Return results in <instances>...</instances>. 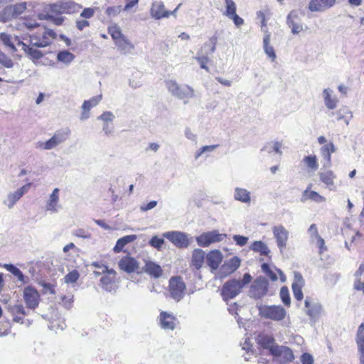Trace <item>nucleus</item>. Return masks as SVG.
I'll return each instance as SVG.
<instances>
[{
	"label": "nucleus",
	"instance_id": "nucleus-1",
	"mask_svg": "<svg viewBox=\"0 0 364 364\" xmlns=\"http://www.w3.org/2000/svg\"><path fill=\"white\" fill-rule=\"evenodd\" d=\"M252 277L249 273L243 275L242 281L232 279L226 282L222 288V295L224 299H231L238 295L243 287L251 282Z\"/></svg>",
	"mask_w": 364,
	"mask_h": 364
},
{
	"label": "nucleus",
	"instance_id": "nucleus-2",
	"mask_svg": "<svg viewBox=\"0 0 364 364\" xmlns=\"http://www.w3.org/2000/svg\"><path fill=\"white\" fill-rule=\"evenodd\" d=\"M166 87L172 95L181 100H189L194 96L193 89L186 85H178L175 80L166 82Z\"/></svg>",
	"mask_w": 364,
	"mask_h": 364
},
{
	"label": "nucleus",
	"instance_id": "nucleus-3",
	"mask_svg": "<svg viewBox=\"0 0 364 364\" xmlns=\"http://www.w3.org/2000/svg\"><path fill=\"white\" fill-rule=\"evenodd\" d=\"M162 237L168 240L173 245L179 249L187 248L191 240L186 232L173 230L164 232Z\"/></svg>",
	"mask_w": 364,
	"mask_h": 364
},
{
	"label": "nucleus",
	"instance_id": "nucleus-4",
	"mask_svg": "<svg viewBox=\"0 0 364 364\" xmlns=\"http://www.w3.org/2000/svg\"><path fill=\"white\" fill-rule=\"evenodd\" d=\"M259 312L262 317L274 321L283 320L287 314L286 310L281 306H260Z\"/></svg>",
	"mask_w": 364,
	"mask_h": 364
},
{
	"label": "nucleus",
	"instance_id": "nucleus-5",
	"mask_svg": "<svg viewBox=\"0 0 364 364\" xmlns=\"http://www.w3.org/2000/svg\"><path fill=\"white\" fill-rule=\"evenodd\" d=\"M304 311L311 321L316 322L323 313V308L319 302L307 296L304 301Z\"/></svg>",
	"mask_w": 364,
	"mask_h": 364
},
{
	"label": "nucleus",
	"instance_id": "nucleus-6",
	"mask_svg": "<svg viewBox=\"0 0 364 364\" xmlns=\"http://www.w3.org/2000/svg\"><path fill=\"white\" fill-rule=\"evenodd\" d=\"M186 287L184 282L180 277H173L169 280V291L176 301H179L183 298Z\"/></svg>",
	"mask_w": 364,
	"mask_h": 364
},
{
	"label": "nucleus",
	"instance_id": "nucleus-7",
	"mask_svg": "<svg viewBox=\"0 0 364 364\" xmlns=\"http://www.w3.org/2000/svg\"><path fill=\"white\" fill-rule=\"evenodd\" d=\"M226 237V234H220L217 230H213L202 233L196 237V242L200 247H208L213 243L222 241Z\"/></svg>",
	"mask_w": 364,
	"mask_h": 364
},
{
	"label": "nucleus",
	"instance_id": "nucleus-8",
	"mask_svg": "<svg viewBox=\"0 0 364 364\" xmlns=\"http://www.w3.org/2000/svg\"><path fill=\"white\" fill-rule=\"evenodd\" d=\"M268 281L266 278L259 277L252 284L249 291L250 297L260 299L264 296L268 290Z\"/></svg>",
	"mask_w": 364,
	"mask_h": 364
},
{
	"label": "nucleus",
	"instance_id": "nucleus-9",
	"mask_svg": "<svg viewBox=\"0 0 364 364\" xmlns=\"http://www.w3.org/2000/svg\"><path fill=\"white\" fill-rule=\"evenodd\" d=\"M31 186V183H28L14 192H9L6 198L3 200V204L9 209L13 208L17 201H18L24 194L28 193Z\"/></svg>",
	"mask_w": 364,
	"mask_h": 364
},
{
	"label": "nucleus",
	"instance_id": "nucleus-10",
	"mask_svg": "<svg viewBox=\"0 0 364 364\" xmlns=\"http://www.w3.org/2000/svg\"><path fill=\"white\" fill-rule=\"evenodd\" d=\"M217 43V38L212 37L210 38L208 42L203 44L201 48L197 53V55L195 59L197 61H203V63L209 62V55L213 53L215 50Z\"/></svg>",
	"mask_w": 364,
	"mask_h": 364
},
{
	"label": "nucleus",
	"instance_id": "nucleus-11",
	"mask_svg": "<svg viewBox=\"0 0 364 364\" xmlns=\"http://www.w3.org/2000/svg\"><path fill=\"white\" fill-rule=\"evenodd\" d=\"M272 233L278 248L282 252L287 247L289 235V231L283 225H279L272 228Z\"/></svg>",
	"mask_w": 364,
	"mask_h": 364
},
{
	"label": "nucleus",
	"instance_id": "nucleus-12",
	"mask_svg": "<svg viewBox=\"0 0 364 364\" xmlns=\"http://www.w3.org/2000/svg\"><path fill=\"white\" fill-rule=\"evenodd\" d=\"M23 299L28 308L35 309L39 304L40 295L35 288L28 286L23 290Z\"/></svg>",
	"mask_w": 364,
	"mask_h": 364
},
{
	"label": "nucleus",
	"instance_id": "nucleus-13",
	"mask_svg": "<svg viewBox=\"0 0 364 364\" xmlns=\"http://www.w3.org/2000/svg\"><path fill=\"white\" fill-rule=\"evenodd\" d=\"M105 273L100 279L102 287L108 292L115 291L117 288L116 271L113 269H109Z\"/></svg>",
	"mask_w": 364,
	"mask_h": 364
},
{
	"label": "nucleus",
	"instance_id": "nucleus-14",
	"mask_svg": "<svg viewBox=\"0 0 364 364\" xmlns=\"http://www.w3.org/2000/svg\"><path fill=\"white\" fill-rule=\"evenodd\" d=\"M62 208L60 203V189L55 188L49 196L45 205V210L50 213H56Z\"/></svg>",
	"mask_w": 364,
	"mask_h": 364
},
{
	"label": "nucleus",
	"instance_id": "nucleus-15",
	"mask_svg": "<svg viewBox=\"0 0 364 364\" xmlns=\"http://www.w3.org/2000/svg\"><path fill=\"white\" fill-rule=\"evenodd\" d=\"M272 355L282 363L291 362L294 359L292 350L286 346H277L272 350Z\"/></svg>",
	"mask_w": 364,
	"mask_h": 364
},
{
	"label": "nucleus",
	"instance_id": "nucleus-16",
	"mask_svg": "<svg viewBox=\"0 0 364 364\" xmlns=\"http://www.w3.org/2000/svg\"><path fill=\"white\" fill-rule=\"evenodd\" d=\"M159 323L164 330H174L177 325L176 317L166 311H161L158 317Z\"/></svg>",
	"mask_w": 364,
	"mask_h": 364
},
{
	"label": "nucleus",
	"instance_id": "nucleus-17",
	"mask_svg": "<svg viewBox=\"0 0 364 364\" xmlns=\"http://www.w3.org/2000/svg\"><path fill=\"white\" fill-rule=\"evenodd\" d=\"M336 0H311L309 9L313 12H323L333 7Z\"/></svg>",
	"mask_w": 364,
	"mask_h": 364
},
{
	"label": "nucleus",
	"instance_id": "nucleus-18",
	"mask_svg": "<svg viewBox=\"0 0 364 364\" xmlns=\"http://www.w3.org/2000/svg\"><path fill=\"white\" fill-rule=\"evenodd\" d=\"M120 269L127 273H132L136 271L139 267V262L133 257L126 255L119 261Z\"/></svg>",
	"mask_w": 364,
	"mask_h": 364
},
{
	"label": "nucleus",
	"instance_id": "nucleus-19",
	"mask_svg": "<svg viewBox=\"0 0 364 364\" xmlns=\"http://www.w3.org/2000/svg\"><path fill=\"white\" fill-rule=\"evenodd\" d=\"M223 259L222 252L220 250H214L209 252L206 255V262L212 272L215 271L220 266Z\"/></svg>",
	"mask_w": 364,
	"mask_h": 364
},
{
	"label": "nucleus",
	"instance_id": "nucleus-20",
	"mask_svg": "<svg viewBox=\"0 0 364 364\" xmlns=\"http://www.w3.org/2000/svg\"><path fill=\"white\" fill-rule=\"evenodd\" d=\"M256 341L262 348L269 350L271 354L272 350L278 346L272 336L264 333H259L256 338Z\"/></svg>",
	"mask_w": 364,
	"mask_h": 364
},
{
	"label": "nucleus",
	"instance_id": "nucleus-21",
	"mask_svg": "<svg viewBox=\"0 0 364 364\" xmlns=\"http://www.w3.org/2000/svg\"><path fill=\"white\" fill-rule=\"evenodd\" d=\"M287 23L293 34H299L303 31V24L298 16L297 12L292 11L287 16Z\"/></svg>",
	"mask_w": 364,
	"mask_h": 364
},
{
	"label": "nucleus",
	"instance_id": "nucleus-22",
	"mask_svg": "<svg viewBox=\"0 0 364 364\" xmlns=\"http://www.w3.org/2000/svg\"><path fill=\"white\" fill-rule=\"evenodd\" d=\"M240 259L235 256L225 262L220 268V273L223 276H227L234 272H235L240 266Z\"/></svg>",
	"mask_w": 364,
	"mask_h": 364
},
{
	"label": "nucleus",
	"instance_id": "nucleus-23",
	"mask_svg": "<svg viewBox=\"0 0 364 364\" xmlns=\"http://www.w3.org/2000/svg\"><path fill=\"white\" fill-rule=\"evenodd\" d=\"M17 45L22 47V50L25 52L29 59L33 62L36 60L41 59L43 56V54L41 50H38L36 47L28 45L27 43L18 41Z\"/></svg>",
	"mask_w": 364,
	"mask_h": 364
},
{
	"label": "nucleus",
	"instance_id": "nucleus-24",
	"mask_svg": "<svg viewBox=\"0 0 364 364\" xmlns=\"http://www.w3.org/2000/svg\"><path fill=\"white\" fill-rule=\"evenodd\" d=\"M151 16L156 19H161L168 17L170 13L165 9L164 5L161 1H154L151 5Z\"/></svg>",
	"mask_w": 364,
	"mask_h": 364
},
{
	"label": "nucleus",
	"instance_id": "nucleus-25",
	"mask_svg": "<svg viewBox=\"0 0 364 364\" xmlns=\"http://www.w3.org/2000/svg\"><path fill=\"white\" fill-rule=\"evenodd\" d=\"M114 44L121 54L125 55L134 54V46L127 37L117 41Z\"/></svg>",
	"mask_w": 364,
	"mask_h": 364
},
{
	"label": "nucleus",
	"instance_id": "nucleus-26",
	"mask_svg": "<svg viewBox=\"0 0 364 364\" xmlns=\"http://www.w3.org/2000/svg\"><path fill=\"white\" fill-rule=\"evenodd\" d=\"M355 341L360 354V364H364V323L359 326Z\"/></svg>",
	"mask_w": 364,
	"mask_h": 364
},
{
	"label": "nucleus",
	"instance_id": "nucleus-27",
	"mask_svg": "<svg viewBox=\"0 0 364 364\" xmlns=\"http://www.w3.org/2000/svg\"><path fill=\"white\" fill-rule=\"evenodd\" d=\"M304 284V279L300 273L296 272L294 274V282L292 284V291L294 293V298L300 301L303 299V293L301 291L302 286Z\"/></svg>",
	"mask_w": 364,
	"mask_h": 364
},
{
	"label": "nucleus",
	"instance_id": "nucleus-28",
	"mask_svg": "<svg viewBox=\"0 0 364 364\" xmlns=\"http://www.w3.org/2000/svg\"><path fill=\"white\" fill-rule=\"evenodd\" d=\"M322 95L324 104L328 109H334L337 107L338 99L333 95V91L331 89H324Z\"/></svg>",
	"mask_w": 364,
	"mask_h": 364
},
{
	"label": "nucleus",
	"instance_id": "nucleus-29",
	"mask_svg": "<svg viewBox=\"0 0 364 364\" xmlns=\"http://www.w3.org/2000/svg\"><path fill=\"white\" fill-rule=\"evenodd\" d=\"M271 34L268 31H265L263 37V48L265 54L268 56L272 62H274L277 58L274 48L270 46Z\"/></svg>",
	"mask_w": 364,
	"mask_h": 364
},
{
	"label": "nucleus",
	"instance_id": "nucleus-30",
	"mask_svg": "<svg viewBox=\"0 0 364 364\" xmlns=\"http://www.w3.org/2000/svg\"><path fill=\"white\" fill-rule=\"evenodd\" d=\"M319 176L321 181L326 184L327 188L330 191H336V188L334 184V179L336 178V175L332 171H325L319 173Z\"/></svg>",
	"mask_w": 364,
	"mask_h": 364
},
{
	"label": "nucleus",
	"instance_id": "nucleus-31",
	"mask_svg": "<svg viewBox=\"0 0 364 364\" xmlns=\"http://www.w3.org/2000/svg\"><path fill=\"white\" fill-rule=\"evenodd\" d=\"M144 271L154 278H159L162 274L161 266L152 261H146Z\"/></svg>",
	"mask_w": 364,
	"mask_h": 364
},
{
	"label": "nucleus",
	"instance_id": "nucleus-32",
	"mask_svg": "<svg viewBox=\"0 0 364 364\" xmlns=\"http://www.w3.org/2000/svg\"><path fill=\"white\" fill-rule=\"evenodd\" d=\"M205 259V252L201 249H195L192 253L191 264L196 269H200Z\"/></svg>",
	"mask_w": 364,
	"mask_h": 364
},
{
	"label": "nucleus",
	"instance_id": "nucleus-33",
	"mask_svg": "<svg viewBox=\"0 0 364 364\" xmlns=\"http://www.w3.org/2000/svg\"><path fill=\"white\" fill-rule=\"evenodd\" d=\"M234 198L235 200L249 204L251 201L250 192L245 188L237 187L235 188Z\"/></svg>",
	"mask_w": 364,
	"mask_h": 364
},
{
	"label": "nucleus",
	"instance_id": "nucleus-34",
	"mask_svg": "<svg viewBox=\"0 0 364 364\" xmlns=\"http://www.w3.org/2000/svg\"><path fill=\"white\" fill-rule=\"evenodd\" d=\"M306 200H311L316 203H324L326 201V198L316 191H309V189H306L303 193L302 200L305 201Z\"/></svg>",
	"mask_w": 364,
	"mask_h": 364
},
{
	"label": "nucleus",
	"instance_id": "nucleus-35",
	"mask_svg": "<svg viewBox=\"0 0 364 364\" xmlns=\"http://www.w3.org/2000/svg\"><path fill=\"white\" fill-rule=\"evenodd\" d=\"M2 267L6 269L7 271L11 272L13 275L16 277L18 278V280L21 282L22 283H27L28 282V277H25L22 272L15 267L12 264H4Z\"/></svg>",
	"mask_w": 364,
	"mask_h": 364
},
{
	"label": "nucleus",
	"instance_id": "nucleus-36",
	"mask_svg": "<svg viewBox=\"0 0 364 364\" xmlns=\"http://www.w3.org/2000/svg\"><path fill=\"white\" fill-rule=\"evenodd\" d=\"M137 238L136 235H126L119 238L114 247V251L117 253L121 252L123 247L127 244L134 242Z\"/></svg>",
	"mask_w": 364,
	"mask_h": 364
},
{
	"label": "nucleus",
	"instance_id": "nucleus-37",
	"mask_svg": "<svg viewBox=\"0 0 364 364\" xmlns=\"http://www.w3.org/2000/svg\"><path fill=\"white\" fill-rule=\"evenodd\" d=\"M28 45L36 48H45L50 45V42L36 35L30 36Z\"/></svg>",
	"mask_w": 364,
	"mask_h": 364
},
{
	"label": "nucleus",
	"instance_id": "nucleus-38",
	"mask_svg": "<svg viewBox=\"0 0 364 364\" xmlns=\"http://www.w3.org/2000/svg\"><path fill=\"white\" fill-rule=\"evenodd\" d=\"M250 249L255 252H259L261 255L267 256L270 250L267 245L262 241H255L250 246Z\"/></svg>",
	"mask_w": 364,
	"mask_h": 364
},
{
	"label": "nucleus",
	"instance_id": "nucleus-39",
	"mask_svg": "<svg viewBox=\"0 0 364 364\" xmlns=\"http://www.w3.org/2000/svg\"><path fill=\"white\" fill-rule=\"evenodd\" d=\"M336 151L335 146L333 143H328L327 144H325L323 146L321 149V152L324 158V159L327 162V166L330 165L331 163V155L332 153H333Z\"/></svg>",
	"mask_w": 364,
	"mask_h": 364
},
{
	"label": "nucleus",
	"instance_id": "nucleus-40",
	"mask_svg": "<svg viewBox=\"0 0 364 364\" xmlns=\"http://www.w3.org/2000/svg\"><path fill=\"white\" fill-rule=\"evenodd\" d=\"M70 134V130L69 129H63L56 131L53 135L52 138L55 139L57 143L60 145V144L65 142L68 138Z\"/></svg>",
	"mask_w": 364,
	"mask_h": 364
},
{
	"label": "nucleus",
	"instance_id": "nucleus-41",
	"mask_svg": "<svg viewBox=\"0 0 364 364\" xmlns=\"http://www.w3.org/2000/svg\"><path fill=\"white\" fill-rule=\"evenodd\" d=\"M102 98V95H99L97 96L92 97L88 100H85L82 105V109L90 111L92 107L97 106L99 104Z\"/></svg>",
	"mask_w": 364,
	"mask_h": 364
},
{
	"label": "nucleus",
	"instance_id": "nucleus-42",
	"mask_svg": "<svg viewBox=\"0 0 364 364\" xmlns=\"http://www.w3.org/2000/svg\"><path fill=\"white\" fill-rule=\"evenodd\" d=\"M108 33L112 36V39L114 40V43H116L117 41H119L124 37H126L122 33L120 29V28L117 26L114 25L108 28Z\"/></svg>",
	"mask_w": 364,
	"mask_h": 364
},
{
	"label": "nucleus",
	"instance_id": "nucleus-43",
	"mask_svg": "<svg viewBox=\"0 0 364 364\" xmlns=\"http://www.w3.org/2000/svg\"><path fill=\"white\" fill-rule=\"evenodd\" d=\"M75 58V55L68 50L60 51L57 55V60L66 65L70 64Z\"/></svg>",
	"mask_w": 364,
	"mask_h": 364
},
{
	"label": "nucleus",
	"instance_id": "nucleus-44",
	"mask_svg": "<svg viewBox=\"0 0 364 364\" xmlns=\"http://www.w3.org/2000/svg\"><path fill=\"white\" fill-rule=\"evenodd\" d=\"M59 146L58 143L52 137L46 141H38L36 147L42 150H51Z\"/></svg>",
	"mask_w": 364,
	"mask_h": 364
},
{
	"label": "nucleus",
	"instance_id": "nucleus-45",
	"mask_svg": "<svg viewBox=\"0 0 364 364\" xmlns=\"http://www.w3.org/2000/svg\"><path fill=\"white\" fill-rule=\"evenodd\" d=\"M282 144L278 141H272L270 143L267 144L262 149V151H267L268 153H272L274 151L275 153L282 154Z\"/></svg>",
	"mask_w": 364,
	"mask_h": 364
},
{
	"label": "nucleus",
	"instance_id": "nucleus-46",
	"mask_svg": "<svg viewBox=\"0 0 364 364\" xmlns=\"http://www.w3.org/2000/svg\"><path fill=\"white\" fill-rule=\"evenodd\" d=\"M0 40L4 43V45L9 48L12 52H15L16 50V46L12 41V36L10 34L6 33H1Z\"/></svg>",
	"mask_w": 364,
	"mask_h": 364
},
{
	"label": "nucleus",
	"instance_id": "nucleus-47",
	"mask_svg": "<svg viewBox=\"0 0 364 364\" xmlns=\"http://www.w3.org/2000/svg\"><path fill=\"white\" fill-rule=\"evenodd\" d=\"M303 161L311 171H315L318 168V164L315 155L306 156L304 158Z\"/></svg>",
	"mask_w": 364,
	"mask_h": 364
},
{
	"label": "nucleus",
	"instance_id": "nucleus-48",
	"mask_svg": "<svg viewBox=\"0 0 364 364\" xmlns=\"http://www.w3.org/2000/svg\"><path fill=\"white\" fill-rule=\"evenodd\" d=\"M15 18L12 9L10 6H6L0 12V21L7 22Z\"/></svg>",
	"mask_w": 364,
	"mask_h": 364
},
{
	"label": "nucleus",
	"instance_id": "nucleus-49",
	"mask_svg": "<svg viewBox=\"0 0 364 364\" xmlns=\"http://www.w3.org/2000/svg\"><path fill=\"white\" fill-rule=\"evenodd\" d=\"M10 6L12 9L15 18H17L21 14H22L27 8L26 2H21L14 5H10Z\"/></svg>",
	"mask_w": 364,
	"mask_h": 364
},
{
	"label": "nucleus",
	"instance_id": "nucleus-50",
	"mask_svg": "<svg viewBox=\"0 0 364 364\" xmlns=\"http://www.w3.org/2000/svg\"><path fill=\"white\" fill-rule=\"evenodd\" d=\"M141 77L140 73L136 72L135 74H133L132 77L129 80V85L133 89L140 87L142 85V82L140 80Z\"/></svg>",
	"mask_w": 364,
	"mask_h": 364
},
{
	"label": "nucleus",
	"instance_id": "nucleus-51",
	"mask_svg": "<svg viewBox=\"0 0 364 364\" xmlns=\"http://www.w3.org/2000/svg\"><path fill=\"white\" fill-rule=\"evenodd\" d=\"M164 242V237H159L157 235H154L149 241V245L157 250H161Z\"/></svg>",
	"mask_w": 364,
	"mask_h": 364
},
{
	"label": "nucleus",
	"instance_id": "nucleus-52",
	"mask_svg": "<svg viewBox=\"0 0 364 364\" xmlns=\"http://www.w3.org/2000/svg\"><path fill=\"white\" fill-rule=\"evenodd\" d=\"M308 233L310 237V240L311 242L315 243L316 241L319 240V238H321V237L319 235L317 227L315 224H311L308 229Z\"/></svg>",
	"mask_w": 364,
	"mask_h": 364
},
{
	"label": "nucleus",
	"instance_id": "nucleus-53",
	"mask_svg": "<svg viewBox=\"0 0 364 364\" xmlns=\"http://www.w3.org/2000/svg\"><path fill=\"white\" fill-rule=\"evenodd\" d=\"M0 65L6 68H11L14 66V62L8 55L0 50Z\"/></svg>",
	"mask_w": 364,
	"mask_h": 364
},
{
	"label": "nucleus",
	"instance_id": "nucleus-54",
	"mask_svg": "<svg viewBox=\"0 0 364 364\" xmlns=\"http://www.w3.org/2000/svg\"><path fill=\"white\" fill-rule=\"evenodd\" d=\"M226 11L225 14L227 16H231L236 14V4L233 0H225Z\"/></svg>",
	"mask_w": 364,
	"mask_h": 364
},
{
	"label": "nucleus",
	"instance_id": "nucleus-55",
	"mask_svg": "<svg viewBox=\"0 0 364 364\" xmlns=\"http://www.w3.org/2000/svg\"><path fill=\"white\" fill-rule=\"evenodd\" d=\"M332 114L333 115L336 114L337 120H342V119H345V117L346 114L349 115L350 119H352V117H353V114H352L351 111H350L347 107H342V108L339 109L337 112H332Z\"/></svg>",
	"mask_w": 364,
	"mask_h": 364
},
{
	"label": "nucleus",
	"instance_id": "nucleus-56",
	"mask_svg": "<svg viewBox=\"0 0 364 364\" xmlns=\"http://www.w3.org/2000/svg\"><path fill=\"white\" fill-rule=\"evenodd\" d=\"M80 277V274L77 270H73L67 274L64 277V282L66 284H73L77 282Z\"/></svg>",
	"mask_w": 364,
	"mask_h": 364
},
{
	"label": "nucleus",
	"instance_id": "nucleus-57",
	"mask_svg": "<svg viewBox=\"0 0 364 364\" xmlns=\"http://www.w3.org/2000/svg\"><path fill=\"white\" fill-rule=\"evenodd\" d=\"M114 118V114L109 111L104 112L102 114L97 117V119L102 120L103 122V124L112 123Z\"/></svg>",
	"mask_w": 364,
	"mask_h": 364
},
{
	"label": "nucleus",
	"instance_id": "nucleus-58",
	"mask_svg": "<svg viewBox=\"0 0 364 364\" xmlns=\"http://www.w3.org/2000/svg\"><path fill=\"white\" fill-rule=\"evenodd\" d=\"M280 297L283 301V303L289 306L291 303L290 296L289 294V290L287 287H283L280 289Z\"/></svg>",
	"mask_w": 364,
	"mask_h": 364
},
{
	"label": "nucleus",
	"instance_id": "nucleus-59",
	"mask_svg": "<svg viewBox=\"0 0 364 364\" xmlns=\"http://www.w3.org/2000/svg\"><path fill=\"white\" fill-rule=\"evenodd\" d=\"M262 269L264 272H265L267 274L268 277H269V278L272 281L277 280V274L269 268V267L267 264H266V263L262 264Z\"/></svg>",
	"mask_w": 364,
	"mask_h": 364
},
{
	"label": "nucleus",
	"instance_id": "nucleus-60",
	"mask_svg": "<svg viewBox=\"0 0 364 364\" xmlns=\"http://www.w3.org/2000/svg\"><path fill=\"white\" fill-rule=\"evenodd\" d=\"M102 132L107 136H112L114 132V126L112 123H107L102 124Z\"/></svg>",
	"mask_w": 364,
	"mask_h": 364
},
{
	"label": "nucleus",
	"instance_id": "nucleus-61",
	"mask_svg": "<svg viewBox=\"0 0 364 364\" xmlns=\"http://www.w3.org/2000/svg\"><path fill=\"white\" fill-rule=\"evenodd\" d=\"M42 37L50 43L52 40L56 38V33L51 29H44Z\"/></svg>",
	"mask_w": 364,
	"mask_h": 364
},
{
	"label": "nucleus",
	"instance_id": "nucleus-62",
	"mask_svg": "<svg viewBox=\"0 0 364 364\" xmlns=\"http://www.w3.org/2000/svg\"><path fill=\"white\" fill-rule=\"evenodd\" d=\"M121 11V6L108 7L106 10V14L110 17L113 18L117 16Z\"/></svg>",
	"mask_w": 364,
	"mask_h": 364
},
{
	"label": "nucleus",
	"instance_id": "nucleus-63",
	"mask_svg": "<svg viewBox=\"0 0 364 364\" xmlns=\"http://www.w3.org/2000/svg\"><path fill=\"white\" fill-rule=\"evenodd\" d=\"M232 238L236 244L240 247L245 245L248 241L247 237L240 235H233Z\"/></svg>",
	"mask_w": 364,
	"mask_h": 364
},
{
	"label": "nucleus",
	"instance_id": "nucleus-64",
	"mask_svg": "<svg viewBox=\"0 0 364 364\" xmlns=\"http://www.w3.org/2000/svg\"><path fill=\"white\" fill-rule=\"evenodd\" d=\"M73 302V296H62V303L65 308L67 309H70L72 306V304Z\"/></svg>",
	"mask_w": 364,
	"mask_h": 364
}]
</instances>
